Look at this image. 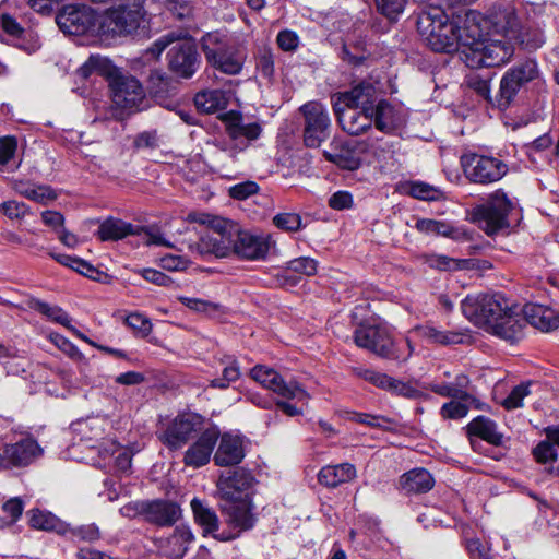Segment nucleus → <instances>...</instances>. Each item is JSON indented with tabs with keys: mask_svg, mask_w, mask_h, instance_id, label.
<instances>
[{
	"mask_svg": "<svg viewBox=\"0 0 559 559\" xmlns=\"http://www.w3.org/2000/svg\"><path fill=\"white\" fill-rule=\"evenodd\" d=\"M462 312L476 326L510 343L523 337V316L501 293L468 295Z\"/></svg>",
	"mask_w": 559,
	"mask_h": 559,
	"instance_id": "obj_1",
	"label": "nucleus"
},
{
	"mask_svg": "<svg viewBox=\"0 0 559 559\" xmlns=\"http://www.w3.org/2000/svg\"><path fill=\"white\" fill-rule=\"evenodd\" d=\"M80 76L87 79L93 73L107 76L111 88L112 103L126 110H141L144 91L135 78L122 74L110 60L100 56H91L78 70Z\"/></svg>",
	"mask_w": 559,
	"mask_h": 559,
	"instance_id": "obj_2",
	"label": "nucleus"
},
{
	"mask_svg": "<svg viewBox=\"0 0 559 559\" xmlns=\"http://www.w3.org/2000/svg\"><path fill=\"white\" fill-rule=\"evenodd\" d=\"M417 29L433 51L451 52L459 48L454 20H450L440 7H429L420 11Z\"/></svg>",
	"mask_w": 559,
	"mask_h": 559,
	"instance_id": "obj_3",
	"label": "nucleus"
},
{
	"mask_svg": "<svg viewBox=\"0 0 559 559\" xmlns=\"http://www.w3.org/2000/svg\"><path fill=\"white\" fill-rule=\"evenodd\" d=\"M201 49L211 67L228 75L239 74L247 59L246 48L240 43L217 32L201 38Z\"/></svg>",
	"mask_w": 559,
	"mask_h": 559,
	"instance_id": "obj_4",
	"label": "nucleus"
},
{
	"mask_svg": "<svg viewBox=\"0 0 559 559\" xmlns=\"http://www.w3.org/2000/svg\"><path fill=\"white\" fill-rule=\"evenodd\" d=\"M147 23L145 0H128L107 12L99 22L98 31L100 34L128 36L144 32Z\"/></svg>",
	"mask_w": 559,
	"mask_h": 559,
	"instance_id": "obj_5",
	"label": "nucleus"
},
{
	"mask_svg": "<svg viewBox=\"0 0 559 559\" xmlns=\"http://www.w3.org/2000/svg\"><path fill=\"white\" fill-rule=\"evenodd\" d=\"M513 209L512 201L501 189L496 190L487 200L472 210V221L488 236H495L509 228L508 216Z\"/></svg>",
	"mask_w": 559,
	"mask_h": 559,
	"instance_id": "obj_6",
	"label": "nucleus"
},
{
	"mask_svg": "<svg viewBox=\"0 0 559 559\" xmlns=\"http://www.w3.org/2000/svg\"><path fill=\"white\" fill-rule=\"evenodd\" d=\"M354 341L358 347L365 348L385 359L405 361L413 352L411 342L405 340L407 353L403 355L400 345L394 342L389 330L380 325H360L355 331Z\"/></svg>",
	"mask_w": 559,
	"mask_h": 559,
	"instance_id": "obj_7",
	"label": "nucleus"
},
{
	"mask_svg": "<svg viewBox=\"0 0 559 559\" xmlns=\"http://www.w3.org/2000/svg\"><path fill=\"white\" fill-rule=\"evenodd\" d=\"M461 165L465 177L479 185L497 182L509 171L508 165L500 158L475 153L464 154Z\"/></svg>",
	"mask_w": 559,
	"mask_h": 559,
	"instance_id": "obj_8",
	"label": "nucleus"
},
{
	"mask_svg": "<svg viewBox=\"0 0 559 559\" xmlns=\"http://www.w3.org/2000/svg\"><path fill=\"white\" fill-rule=\"evenodd\" d=\"M167 60L169 70L181 79L192 78L201 64L195 41L183 32H179V39L169 48Z\"/></svg>",
	"mask_w": 559,
	"mask_h": 559,
	"instance_id": "obj_9",
	"label": "nucleus"
},
{
	"mask_svg": "<svg viewBox=\"0 0 559 559\" xmlns=\"http://www.w3.org/2000/svg\"><path fill=\"white\" fill-rule=\"evenodd\" d=\"M250 377L264 389L270 390L285 400L307 402L308 392L293 378L286 380L275 369L266 366H255L250 370Z\"/></svg>",
	"mask_w": 559,
	"mask_h": 559,
	"instance_id": "obj_10",
	"label": "nucleus"
},
{
	"mask_svg": "<svg viewBox=\"0 0 559 559\" xmlns=\"http://www.w3.org/2000/svg\"><path fill=\"white\" fill-rule=\"evenodd\" d=\"M538 75V67L535 60H525L510 68L500 81L497 105L500 109H507L518 92Z\"/></svg>",
	"mask_w": 559,
	"mask_h": 559,
	"instance_id": "obj_11",
	"label": "nucleus"
},
{
	"mask_svg": "<svg viewBox=\"0 0 559 559\" xmlns=\"http://www.w3.org/2000/svg\"><path fill=\"white\" fill-rule=\"evenodd\" d=\"M305 119L304 143L307 147H319L330 136L331 119L325 106L308 102L300 107Z\"/></svg>",
	"mask_w": 559,
	"mask_h": 559,
	"instance_id": "obj_12",
	"label": "nucleus"
},
{
	"mask_svg": "<svg viewBox=\"0 0 559 559\" xmlns=\"http://www.w3.org/2000/svg\"><path fill=\"white\" fill-rule=\"evenodd\" d=\"M513 52L514 48L508 41L484 38L472 51H465V61L471 68L499 67L508 62Z\"/></svg>",
	"mask_w": 559,
	"mask_h": 559,
	"instance_id": "obj_13",
	"label": "nucleus"
},
{
	"mask_svg": "<svg viewBox=\"0 0 559 559\" xmlns=\"http://www.w3.org/2000/svg\"><path fill=\"white\" fill-rule=\"evenodd\" d=\"M459 46L465 51H472L486 35L487 21L475 10H465L453 15Z\"/></svg>",
	"mask_w": 559,
	"mask_h": 559,
	"instance_id": "obj_14",
	"label": "nucleus"
},
{
	"mask_svg": "<svg viewBox=\"0 0 559 559\" xmlns=\"http://www.w3.org/2000/svg\"><path fill=\"white\" fill-rule=\"evenodd\" d=\"M99 22V16L87 5H66L56 16L60 31L75 36L90 33Z\"/></svg>",
	"mask_w": 559,
	"mask_h": 559,
	"instance_id": "obj_15",
	"label": "nucleus"
},
{
	"mask_svg": "<svg viewBox=\"0 0 559 559\" xmlns=\"http://www.w3.org/2000/svg\"><path fill=\"white\" fill-rule=\"evenodd\" d=\"M201 424V417L198 415H178L158 435V438L168 449L178 450L194 437Z\"/></svg>",
	"mask_w": 559,
	"mask_h": 559,
	"instance_id": "obj_16",
	"label": "nucleus"
},
{
	"mask_svg": "<svg viewBox=\"0 0 559 559\" xmlns=\"http://www.w3.org/2000/svg\"><path fill=\"white\" fill-rule=\"evenodd\" d=\"M225 132L230 142L245 151L251 142L259 139L262 127L259 122H247L240 112L230 110L222 116Z\"/></svg>",
	"mask_w": 559,
	"mask_h": 559,
	"instance_id": "obj_17",
	"label": "nucleus"
},
{
	"mask_svg": "<svg viewBox=\"0 0 559 559\" xmlns=\"http://www.w3.org/2000/svg\"><path fill=\"white\" fill-rule=\"evenodd\" d=\"M222 510L226 514L227 524L236 532H222L219 535H215V539L221 542L233 540L237 538L241 532L253 527L254 516L251 513V508L247 500L225 501Z\"/></svg>",
	"mask_w": 559,
	"mask_h": 559,
	"instance_id": "obj_18",
	"label": "nucleus"
},
{
	"mask_svg": "<svg viewBox=\"0 0 559 559\" xmlns=\"http://www.w3.org/2000/svg\"><path fill=\"white\" fill-rule=\"evenodd\" d=\"M43 449L32 438L22 439L12 444H5L0 453V468L24 467L41 456Z\"/></svg>",
	"mask_w": 559,
	"mask_h": 559,
	"instance_id": "obj_19",
	"label": "nucleus"
},
{
	"mask_svg": "<svg viewBox=\"0 0 559 559\" xmlns=\"http://www.w3.org/2000/svg\"><path fill=\"white\" fill-rule=\"evenodd\" d=\"M334 111L342 129L350 135H360L373 123V110L345 107L334 102Z\"/></svg>",
	"mask_w": 559,
	"mask_h": 559,
	"instance_id": "obj_20",
	"label": "nucleus"
},
{
	"mask_svg": "<svg viewBox=\"0 0 559 559\" xmlns=\"http://www.w3.org/2000/svg\"><path fill=\"white\" fill-rule=\"evenodd\" d=\"M219 438L215 428L204 430L199 438L190 444L183 455V463L188 467L200 468L206 465Z\"/></svg>",
	"mask_w": 559,
	"mask_h": 559,
	"instance_id": "obj_21",
	"label": "nucleus"
},
{
	"mask_svg": "<svg viewBox=\"0 0 559 559\" xmlns=\"http://www.w3.org/2000/svg\"><path fill=\"white\" fill-rule=\"evenodd\" d=\"M235 241L234 254L240 259L261 260L266 257L270 250V241L267 237L254 235L239 228Z\"/></svg>",
	"mask_w": 559,
	"mask_h": 559,
	"instance_id": "obj_22",
	"label": "nucleus"
},
{
	"mask_svg": "<svg viewBox=\"0 0 559 559\" xmlns=\"http://www.w3.org/2000/svg\"><path fill=\"white\" fill-rule=\"evenodd\" d=\"M415 228L426 235L442 236L459 242L473 240V233L469 229L444 221L419 218L415 224Z\"/></svg>",
	"mask_w": 559,
	"mask_h": 559,
	"instance_id": "obj_23",
	"label": "nucleus"
},
{
	"mask_svg": "<svg viewBox=\"0 0 559 559\" xmlns=\"http://www.w3.org/2000/svg\"><path fill=\"white\" fill-rule=\"evenodd\" d=\"M334 102L345 107H355L373 110L376 102V86L369 81H361L349 91L337 93L333 96Z\"/></svg>",
	"mask_w": 559,
	"mask_h": 559,
	"instance_id": "obj_24",
	"label": "nucleus"
},
{
	"mask_svg": "<svg viewBox=\"0 0 559 559\" xmlns=\"http://www.w3.org/2000/svg\"><path fill=\"white\" fill-rule=\"evenodd\" d=\"M193 540L194 535L190 526L177 525L167 538L159 540L158 548L169 559H182Z\"/></svg>",
	"mask_w": 559,
	"mask_h": 559,
	"instance_id": "obj_25",
	"label": "nucleus"
},
{
	"mask_svg": "<svg viewBox=\"0 0 559 559\" xmlns=\"http://www.w3.org/2000/svg\"><path fill=\"white\" fill-rule=\"evenodd\" d=\"M145 521L157 526H173L181 518V508L165 499L148 500Z\"/></svg>",
	"mask_w": 559,
	"mask_h": 559,
	"instance_id": "obj_26",
	"label": "nucleus"
},
{
	"mask_svg": "<svg viewBox=\"0 0 559 559\" xmlns=\"http://www.w3.org/2000/svg\"><path fill=\"white\" fill-rule=\"evenodd\" d=\"M253 484L252 475L245 469H236L227 477L221 476L217 487L225 501L242 499L241 495Z\"/></svg>",
	"mask_w": 559,
	"mask_h": 559,
	"instance_id": "obj_27",
	"label": "nucleus"
},
{
	"mask_svg": "<svg viewBox=\"0 0 559 559\" xmlns=\"http://www.w3.org/2000/svg\"><path fill=\"white\" fill-rule=\"evenodd\" d=\"M245 457L242 439L239 436L224 433L217 451L214 454V462L218 466H231L239 464Z\"/></svg>",
	"mask_w": 559,
	"mask_h": 559,
	"instance_id": "obj_28",
	"label": "nucleus"
},
{
	"mask_svg": "<svg viewBox=\"0 0 559 559\" xmlns=\"http://www.w3.org/2000/svg\"><path fill=\"white\" fill-rule=\"evenodd\" d=\"M435 486V478L425 468H413L399 479V488L406 495H420L430 491Z\"/></svg>",
	"mask_w": 559,
	"mask_h": 559,
	"instance_id": "obj_29",
	"label": "nucleus"
},
{
	"mask_svg": "<svg viewBox=\"0 0 559 559\" xmlns=\"http://www.w3.org/2000/svg\"><path fill=\"white\" fill-rule=\"evenodd\" d=\"M523 320V328L526 323H530L544 332L552 331L559 326V314L554 309L543 306L526 307Z\"/></svg>",
	"mask_w": 559,
	"mask_h": 559,
	"instance_id": "obj_30",
	"label": "nucleus"
},
{
	"mask_svg": "<svg viewBox=\"0 0 559 559\" xmlns=\"http://www.w3.org/2000/svg\"><path fill=\"white\" fill-rule=\"evenodd\" d=\"M141 230L143 227L109 217L99 225L97 236L102 241H117L130 235H140Z\"/></svg>",
	"mask_w": 559,
	"mask_h": 559,
	"instance_id": "obj_31",
	"label": "nucleus"
},
{
	"mask_svg": "<svg viewBox=\"0 0 559 559\" xmlns=\"http://www.w3.org/2000/svg\"><path fill=\"white\" fill-rule=\"evenodd\" d=\"M355 477L356 468L349 463L326 465L322 467L318 474L319 483L329 488H335L353 480Z\"/></svg>",
	"mask_w": 559,
	"mask_h": 559,
	"instance_id": "obj_32",
	"label": "nucleus"
},
{
	"mask_svg": "<svg viewBox=\"0 0 559 559\" xmlns=\"http://www.w3.org/2000/svg\"><path fill=\"white\" fill-rule=\"evenodd\" d=\"M468 435L478 437L492 445H500L503 436L498 431L497 424L485 416H477L467 425Z\"/></svg>",
	"mask_w": 559,
	"mask_h": 559,
	"instance_id": "obj_33",
	"label": "nucleus"
},
{
	"mask_svg": "<svg viewBox=\"0 0 559 559\" xmlns=\"http://www.w3.org/2000/svg\"><path fill=\"white\" fill-rule=\"evenodd\" d=\"M353 372L364 379L365 381L380 388L397 394H404L406 385L386 373H382L372 369L366 368H353Z\"/></svg>",
	"mask_w": 559,
	"mask_h": 559,
	"instance_id": "obj_34",
	"label": "nucleus"
},
{
	"mask_svg": "<svg viewBox=\"0 0 559 559\" xmlns=\"http://www.w3.org/2000/svg\"><path fill=\"white\" fill-rule=\"evenodd\" d=\"M215 152L212 154V163L219 171L230 170L237 162L239 153L243 152L228 140H218L214 143Z\"/></svg>",
	"mask_w": 559,
	"mask_h": 559,
	"instance_id": "obj_35",
	"label": "nucleus"
},
{
	"mask_svg": "<svg viewBox=\"0 0 559 559\" xmlns=\"http://www.w3.org/2000/svg\"><path fill=\"white\" fill-rule=\"evenodd\" d=\"M191 509L195 523L202 527L203 536L211 534L215 538L218 530V518L215 511L198 498L192 499Z\"/></svg>",
	"mask_w": 559,
	"mask_h": 559,
	"instance_id": "obj_36",
	"label": "nucleus"
},
{
	"mask_svg": "<svg viewBox=\"0 0 559 559\" xmlns=\"http://www.w3.org/2000/svg\"><path fill=\"white\" fill-rule=\"evenodd\" d=\"M415 330L419 336L433 344L453 345L461 344L464 340V335L462 333L442 331L429 324L417 326Z\"/></svg>",
	"mask_w": 559,
	"mask_h": 559,
	"instance_id": "obj_37",
	"label": "nucleus"
},
{
	"mask_svg": "<svg viewBox=\"0 0 559 559\" xmlns=\"http://www.w3.org/2000/svg\"><path fill=\"white\" fill-rule=\"evenodd\" d=\"M15 190L24 198L43 205L48 204L49 202L56 200L58 197L51 187L45 185H31L20 181L15 183Z\"/></svg>",
	"mask_w": 559,
	"mask_h": 559,
	"instance_id": "obj_38",
	"label": "nucleus"
},
{
	"mask_svg": "<svg viewBox=\"0 0 559 559\" xmlns=\"http://www.w3.org/2000/svg\"><path fill=\"white\" fill-rule=\"evenodd\" d=\"M28 515V523L33 528L62 532L63 523L50 512L32 510Z\"/></svg>",
	"mask_w": 559,
	"mask_h": 559,
	"instance_id": "obj_39",
	"label": "nucleus"
},
{
	"mask_svg": "<svg viewBox=\"0 0 559 559\" xmlns=\"http://www.w3.org/2000/svg\"><path fill=\"white\" fill-rule=\"evenodd\" d=\"M106 420L100 417H92L75 424L74 430L82 439L92 441L99 440L105 433Z\"/></svg>",
	"mask_w": 559,
	"mask_h": 559,
	"instance_id": "obj_40",
	"label": "nucleus"
},
{
	"mask_svg": "<svg viewBox=\"0 0 559 559\" xmlns=\"http://www.w3.org/2000/svg\"><path fill=\"white\" fill-rule=\"evenodd\" d=\"M50 255L60 264L68 266L86 277L96 280L99 275V271L96 267L78 257L56 253H51Z\"/></svg>",
	"mask_w": 559,
	"mask_h": 559,
	"instance_id": "obj_41",
	"label": "nucleus"
},
{
	"mask_svg": "<svg viewBox=\"0 0 559 559\" xmlns=\"http://www.w3.org/2000/svg\"><path fill=\"white\" fill-rule=\"evenodd\" d=\"M216 228L207 230L197 243V250L200 254H214L217 258H226V247L221 246L217 239Z\"/></svg>",
	"mask_w": 559,
	"mask_h": 559,
	"instance_id": "obj_42",
	"label": "nucleus"
},
{
	"mask_svg": "<svg viewBox=\"0 0 559 559\" xmlns=\"http://www.w3.org/2000/svg\"><path fill=\"white\" fill-rule=\"evenodd\" d=\"M173 79L163 70L153 69L147 78V87L155 96H165L173 88Z\"/></svg>",
	"mask_w": 559,
	"mask_h": 559,
	"instance_id": "obj_43",
	"label": "nucleus"
},
{
	"mask_svg": "<svg viewBox=\"0 0 559 559\" xmlns=\"http://www.w3.org/2000/svg\"><path fill=\"white\" fill-rule=\"evenodd\" d=\"M394 108L388 100L373 105V122L378 130L389 132L393 128Z\"/></svg>",
	"mask_w": 559,
	"mask_h": 559,
	"instance_id": "obj_44",
	"label": "nucleus"
},
{
	"mask_svg": "<svg viewBox=\"0 0 559 559\" xmlns=\"http://www.w3.org/2000/svg\"><path fill=\"white\" fill-rule=\"evenodd\" d=\"M214 228L217 230L219 245L226 247V257L234 254L235 238L238 233V227L231 223L218 221Z\"/></svg>",
	"mask_w": 559,
	"mask_h": 559,
	"instance_id": "obj_45",
	"label": "nucleus"
},
{
	"mask_svg": "<svg viewBox=\"0 0 559 559\" xmlns=\"http://www.w3.org/2000/svg\"><path fill=\"white\" fill-rule=\"evenodd\" d=\"M100 453L104 455V459L110 456L114 459L115 469L119 473H126L131 467V455L126 450L111 442L109 448H104Z\"/></svg>",
	"mask_w": 559,
	"mask_h": 559,
	"instance_id": "obj_46",
	"label": "nucleus"
},
{
	"mask_svg": "<svg viewBox=\"0 0 559 559\" xmlns=\"http://www.w3.org/2000/svg\"><path fill=\"white\" fill-rule=\"evenodd\" d=\"M377 11L390 22H396L404 12L407 0H373Z\"/></svg>",
	"mask_w": 559,
	"mask_h": 559,
	"instance_id": "obj_47",
	"label": "nucleus"
},
{
	"mask_svg": "<svg viewBox=\"0 0 559 559\" xmlns=\"http://www.w3.org/2000/svg\"><path fill=\"white\" fill-rule=\"evenodd\" d=\"M222 93L219 91L200 92L194 97V104L203 112H214L222 105Z\"/></svg>",
	"mask_w": 559,
	"mask_h": 559,
	"instance_id": "obj_48",
	"label": "nucleus"
},
{
	"mask_svg": "<svg viewBox=\"0 0 559 559\" xmlns=\"http://www.w3.org/2000/svg\"><path fill=\"white\" fill-rule=\"evenodd\" d=\"M240 368L236 359L228 358L227 365L223 369L221 378H215L211 381L210 386L217 389H227L230 383L240 378Z\"/></svg>",
	"mask_w": 559,
	"mask_h": 559,
	"instance_id": "obj_49",
	"label": "nucleus"
},
{
	"mask_svg": "<svg viewBox=\"0 0 559 559\" xmlns=\"http://www.w3.org/2000/svg\"><path fill=\"white\" fill-rule=\"evenodd\" d=\"M409 195L424 201H438L443 198V192L435 186L416 181L411 183Z\"/></svg>",
	"mask_w": 559,
	"mask_h": 559,
	"instance_id": "obj_50",
	"label": "nucleus"
},
{
	"mask_svg": "<svg viewBox=\"0 0 559 559\" xmlns=\"http://www.w3.org/2000/svg\"><path fill=\"white\" fill-rule=\"evenodd\" d=\"M32 307L36 311L43 313L44 316H46L47 318H49L50 320H52L57 323H60L64 326H69V324H70L69 314L58 306H51V305L40 301V300H34L32 304Z\"/></svg>",
	"mask_w": 559,
	"mask_h": 559,
	"instance_id": "obj_51",
	"label": "nucleus"
},
{
	"mask_svg": "<svg viewBox=\"0 0 559 559\" xmlns=\"http://www.w3.org/2000/svg\"><path fill=\"white\" fill-rule=\"evenodd\" d=\"M323 156L326 160L334 163L338 167L348 170H355L359 167L360 162L349 151L340 150L335 152L324 151Z\"/></svg>",
	"mask_w": 559,
	"mask_h": 559,
	"instance_id": "obj_52",
	"label": "nucleus"
},
{
	"mask_svg": "<svg viewBox=\"0 0 559 559\" xmlns=\"http://www.w3.org/2000/svg\"><path fill=\"white\" fill-rule=\"evenodd\" d=\"M521 44L527 50H536L545 44L544 31L539 26H528L520 34Z\"/></svg>",
	"mask_w": 559,
	"mask_h": 559,
	"instance_id": "obj_53",
	"label": "nucleus"
},
{
	"mask_svg": "<svg viewBox=\"0 0 559 559\" xmlns=\"http://www.w3.org/2000/svg\"><path fill=\"white\" fill-rule=\"evenodd\" d=\"M348 419L369 426L371 428L390 429L392 424L391 419L367 413L350 412Z\"/></svg>",
	"mask_w": 559,
	"mask_h": 559,
	"instance_id": "obj_54",
	"label": "nucleus"
},
{
	"mask_svg": "<svg viewBox=\"0 0 559 559\" xmlns=\"http://www.w3.org/2000/svg\"><path fill=\"white\" fill-rule=\"evenodd\" d=\"M318 271V262L309 257H300L287 263L285 272L312 276Z\"/></svg>",
	"mask_w": 559,
	"mask_h": 559,
	"instance_id": "obj_55",
	"label": "nucleus"
},
{
	"mask_svg": "<svg viewBox=\"0 0 559 559\" xmlns=\"http://www.w3.org/2000/svg\"><path fill=\"white\" fill-rule=\"evenodd\" d=\"M452 401L444 403L440 409V415L444 419H460L465 417L468 414L469 406L467 401Z\"/></svg>",
	"mask_w": 559,
	"mask_h": 559,
	"instance_id": "obj_56",
	"label": "nucleus"
},
{
	"mask_svg": "<svg viewBox=\"0 0 559 559\" xmlns=\"http://www.w3.org/2000/svg\"><path fill=\"white\" fill-rule=\"evenodd\" d=\"M274 225L285 231H297L302 228V219L297 213H280L273 217Z\"/></svg>",
	"mask_w": 559,
	"mask_h": 559,
	"instance_id": "obj_57",
	"label": "nucleus"
},
{
	"mask_svg": "<svg viewBox=\"0 0 559 559\" xmlns=\"http://www.w3.org/2000/svg\"><path fill=\"white\" fill-rule=\"evenodd\" d=\"M466 84L484 99L491 102L490 98V79L484 78L478 73H471L466 76Z\"/></svg>",
	"mask_w": 559,
	"mask_h": 559,
	"instance_id": "obj_58",
	"label": "nucleus"
},
{
	"mask_svg": "<svg viewBox=\"0 0 559 559\" xmlns=\"http://www.w3.org/2000/svg\"><path fill=\"white\" fill-rule=\"evenodd\" d=\"M532 383H521L513 388V390L510 392V394L506 397L502 405L507 409H515L523 405V399L531 394V386Z\"/></svg>",
	"mask_w": 559,
	"mask_h": 559,
	"instance_id": "obj_59",
	"label": "nucleus"
},
{
	"mask_svg": "<svg viewBox=\"0 0 559 559\" xmlns=\"http://www.w3.org/2000/svg\"><path fill=\"white\" fill-rule=\"evenodd\" d=\"M0 212L10 219H22L29 214V206L23 202L10 200L0 204Z\"/></svg>",
	"mask_w": 559,
	"mask_h": 559,
	"instance_id": "obj_60",
	"label": "nucleus"
},
{
	"mask_svg": "<svg viewBox=\"0 0 559 559\" xmlns=\"http://www.w3.org/2000/svg\"><path fill=\"white\" fill-rule=\"evenodd\" d=\"M24 506L20 498H12L2 506V511L7 519L0 523V526L14 524L22 515Z\"/></svg>",
	"mask_w": 559,
	"mask_h": 559,
	"instance_id": "obj_61",
	"label": "nucleus"
},
{
	"mask_svg": "<svg viewBox=\"0 0 559 559\" xmlns=\"http://www.w3.org/2000/svg\"><path fill=\"white\" fill-rule=\"evenodd\" d=\"M177 39H179V32L167 33L156 39L146 50V53L152 58H158L167 47L175 45Z\"/></svg>",
	"mask_w": 559,
	"mask_h": 559,
	"instance_id": "obj_62",
	"label": "nucleus"
},
{
	"mask_svg": "<svg viewBox=\"0 0 559 559\" xmlns=\"http://www.w3.org/2000/svg\"><path fill=\"white\" fill-rule=\"evenodd\" d=\"M278 47L286 52H294L299 47V36L290 29H283L276 36Z\"/></svg>",
	"mask_w": 559,
	"mask_h": 559,
	"instance_id": "obj_63",
	"label": "nucleus"
},
{
	"mask_svg": "<svg viewBox=\"0 0 559 559\" xmlns=\"http://www.w3.org/2000/svg\"><path fill=\"white\" fill-rule=\"evenodd\" d=\"M466 548L472 559H493L489 547L477 538L467 540Z\"/></svg>",
	"mask_w": 559,
	"mask_h": 559,
	"instance_id": "obj_64",
	"label": "nucleus"
}]
</instances>
